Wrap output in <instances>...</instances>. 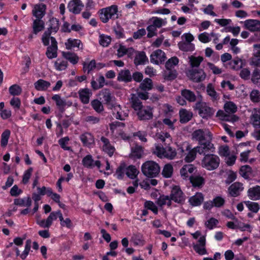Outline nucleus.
Wrapping results in <instances>:
<instances>
[{"label": "nucleus", "instance_id": "1", "mask_svg": "<svg viewBox=\"0 0 260 260\" xmlns=\"http://www.w3.org/2000/svg\"><path fill=\"white\" fill-rule=\"evenodd\" d=\"M99 16L103 23H107L110 19L115 20L119 18L118 6L113 5L103 8L99 11Z\"/></svg>", "mask_w": 260, "mask_h": 260}, {"label": "nucleus", "instance_id": "2", "mask_svg": "<svg viewBox=\"0 0 260 260\" xmlns=\"http://www.w3.org/2000/svg\"><path fill=\"white\" fill-rule=\"evenodd\" d=\"M219 164L220 158L218 156L211 153L204 155L201 161L202 167L208 171L216 170Z\"/></svg>", "mask_w": 260, "mask_h": 260}, {"label": "nucleus", "instance_id": "3", "mask_svg": "<svg viewBox=\"0 0 260 260\" xmlns=\"http://www.w3.org/2000/svg\"><path fill=\"white\" fill-rule=\"evenodd\" d=\"M160 169L158 164L152 160L146 161L141 167L143 174L148 178L156 177L160 172Z\"/></svg>", "mask_w": 260, "mask_h": 260}, {"label": "nucleus", "instance_id": "4", "mask_svg": "<svg viewBox=\"0 0 260 260\" xmlns=\"http://www.w3.org/2000/svg\"><path fill=\"white\" fill-rule=\"evenodd\" d=\"M194 110L198 111L199 115L203 119L211 117L215 113V110L202 101L197 102L193 106Z\"/></svg>", "mask_w": 260, "mask_h": 260}, {"label": "nucleus", "instance_id": "5", "mask_svg": "<svg viewBox=\"0 0 260 260\" xmlns=\"http://www.w3.org/2000/svg\"><path fill=\"white\" fill-rule=\"evenodd\" d=\"M49 27L48 30L44 32L42 38V43L45 46H48L49 44L51 33L57 32L59 28V22L57 18L52 17L49 20Z\"/></svg>", "mask_w": 260, "mask_h": 260}, {"label": "nucleus", "instance_id": "6", "mask_svg": "<svg viewBox=\"0 0 260 260\" xmlns=\"http://www.w3.org/2000/svg\"><path fill=\"white\" fill-rule=\"evenodd\" d=\"M154 153L159 158H167L170 159H174L177 154L175 149H173L170 146L164 148L160 144L155 146Z\"/></svg>", "mask_w": 260, "mask_h": 260}, {"label": "nucleus", "instance_id": "7", "mask_svg": "<svg viewBox=\"0 0 260 260\" xmlns=\"http://www.w3.org/2000/svg\"><path fill=\"white\" fill-rule=\"evenodd\" d=\"M192 137L193 140L198 142V144L213 139V135L210 131L202 129L194 131L192 134Z\"/></svg>", "mask_w": 260, "mask_h": 260}, {"label": "nucleus", "instance_id": "8", "mask_svg": "<svg viewBox=\"0 0 260 260\" xmlns=\"http://www.w3.org/2000/svg\"><path fill=\"white\" fill-rule=\"evenodd\" d=\"M62 213L60 210L53 211L50 213L46 219H42L37 221V224L42 228L49 229L53 221L56 220L58 218L60 220V216H61Z\"/></svg>", "mask_w": 260, "mask_h": 260}, {"label": "nucleus", "instance_id": "9", "mask_svg": "<svg viewBox=\"0 0 260 260\" xmlns=\"http://www.w3.org/2000/svg\"><path fill=\"white\" fill-rule=\"evenodd\" d=\"M187 77L192 81L199 83L205 80L206 74L203 70L200 69H191L186 73Z\"/></svg>", "mask_w": 260, "mask_h": 260}, {"label": "nucleus", "instance_id": "10", "mask_svg": "<svg viewBox=\"0 0 260 260\" xmlns=\"http://www.w3.org/2000/svg\"><path fill=\"white\" fill-rule=\"evenodd\" d=\"M170 198L171 201L182 205L185 201V196L179 186H174L171 190Z\"/></svg>", "mask_w": 260, "mask_h": 260}, {"label": "nucleus", "instance_id": "11", "mask_svg": "<svg viewBox=\"0 0 260 260\" xmlns=\"http://www.w3.org/2000/svg\"><path fill=\"white\" fill-rule=\"evenodd\" d=\"M52 100L55 102L56 106L61 113H63L66 108L71 107L73 103L72 101L67 100L64 98H62L59 94H54L52 96Z\"/></svg>", "mask_w": 260, "mask_h": 260}, {"label": "nucleus", "instance_id": "12", "mask_svg": "<svg viewBox=\"0 0 260 260\" xmlns=\"http://www.w3.org/2000/svg\"><path fill=\"white\" fill-rule=\"evenodd\" d=\"M212 141L207 140L199 143V145L196 147V149H197L199 154L205 155L208 153L214 152L215 148L214 144L212 143Z\"/></svg>", "mask_w": 260, "mask_h": 260}, {"label": "nucleus", "instance_id": "13", "mask_svg": "<svg viewBox=\"0 0 260 260\" xmlns=\"http://www.w3.org/2000/svg\"><path fill=\"white\" fill-rule=\"evenodd\" d=\"M100 95L102 96V99L104 104L106 105L109 109L116 103L115 102V98L112 94L110 89L104 88L100 92Z\"/></svg>", "mask_w": 260, "mask_h": 260}, {"label": "nucleus", "instance_id": "14", "mask_svg": "<svg viewBox=\"0 0 260 260\" xmlns=\"http://www.w3.org/2000/svg\"><path fill=\"white\" fill-rule=\"evenodd\" d=\"M137 115L140 120H148L153 118V109L150 106H143L137 112Z\"/></svg>", "mask_w": 260, "mask_h": 260}, {"label": "nucleus", "instance_id": "15", "mask_svg": "<svg viewBox=\"0 0 260 260\" xmlns=\"http://www.w3.org/2000/svg\"><path fill=\"white\" fill-rule=\"evenodd\" d=\"M50 41L51 44L47 48L46 55L49 59L57 57V42L56 39L53 37H51Z\"/></svg>", "mask_w": 260, "mask_h": 260}, {"label": "nucleus", "instance_id": "16", "mask_svg": "<svg viewBox=\"0 0 260 260\" xmlns=\"http://www.w3.org/2000/svg\"><path fill=\"white\" fill-rule=\"evenodd\" d=\"M244 185L240 182L232 183L228 188L229 195L232 197H237L240 196L244 190Z\"/></svg>", "mask_w": 260, "mask_h": 260}, {"label": "nucleus", "instance_id": "17", "mask_svg": "<svg viewBox=\"0 0 260 260\" xmlns=\"http://www.w3.org/2000/svg\"><path fill=\"white\" fill-rule=\"evenodd\" d=\"M167 59L165 52L160 49L153 51L150 55V62L153 64H158L163 63Z\"/></svg>", "mask_w": 260, "mask_h": 260}, {"label": "nucleus", "instance_id": "18", "mask_svg": "<svg viewBox=\"0 0 260 260\" xmlns=\"http://www.w3.org/2000/svg\"><path fill=\"white\" fill-rule=\"evenodd\" d=\"M46 5L44 4H36L32 10V14L36 19H42L46 14Z\"/></svg>", "mask_w": 260, "mask_h": 260}, {"label": "nucleus", "instance_id": "19", "mask_svg": "<svg viewBox=\"0 0 260 260\" xmlns=\"http://www.w3.org/2000/svg\"><path fill=\"white\" fill-rule=\"evenodd\" d=\"M196 170V168L192 164L184 165L180 170V174L181 178L185 180H188L192 173Z\"/></svg>", "mask_w": 260, "mask_h": 260}, {"label": "nucleus", "instance_id": "20", "mask_svg": "<svg viewBox=\"0 0 260 260\" xmlns=\"http://www.w3.org/2000/svg\"><path fill=\"white\" fill-rule=\"evenodd\" d=\"M84 7L81 0H72L68 5L69 11L74 14H79Z\"/></svg>", "mask_w": 260, "mask_h": 260}, {"label": "nucleus", "instance_id": "21", "mask_svg": "<svg viewBox=\"0 0 260 260\" xmlns=\"http://www.w3.org/2000/svg\"><path fill=\"white\" fill-rule=\"evenodd\" d=\"M109 109L112 110L113 116L117 119H119L120 120H124L125 118L127 117L128 115L127 112H125L122 110L120 105L117 104V103H116L115 105H113V107H111Z\"/></svg>", "mask_w": 260, "mask_h": 260}, {"label": "nucleus", "instance_id": "22", "mask_svg": "<svg viewBox=\"0 0 260 260\" xmlns=\"http://www.w3.org/2000/svg\"><path fill=\"white\" fill-rule=\"evenodd\" d=\"M82 165L87 168H93L94 166L97 167L99 169L100 168L101 164V161L99 160L94 161L92 156L90 154L85 156L82 160Z\"/></svg>", "mask_w": 260, "mask_h": 260}, {"label": "nucleus", "instance_id": "23", "mask_svg": "<svg viewBox=\"0 0 260 260\" xmlns=\"http://www.w3.org/2000/svg\"><path fill=\"white\" fill-rule=\"evenodd\" d=\"M80 139L84 146L90 148L94 144V136L90 133L82 134L80 136Z\"/></svg>", "mask_w": 260, "mask_h": 260}, {"label": "nucleus", "instance_id": "24", "mask_svg": "<svg viewBox=\"0 0 260 260\" xmlns=\"http://www.w3.org/2000/svg\"><path fill=\"white\" fill-rule=\"evenodd\" d=\"M101 141L103 144V147H102L103 150L105 153L108 154V155L110 157H111L112 156H113V155L115 151V149L114 147L110 144L109 140L108 138H107L104 136H102L101 138Z\"/></svg>", "mask_w": 260, "mask_h": 260}, {"label": "nucleus", "instance_id": "25", "mask_svg": "<svg viewBox=\"0 0 260 260\" xmlns=\"http://www.w3.org/2000/svg\"><path fill=\"white\" fill-rule=\"evenodd\" d=\"M79 99L84 104H87L89 102V99L92 95L91 90L87 88H81L78 91Z\"/></svg>", "mask_w": 260, "mask_h": 260}, {"label": "nucleus", "instance_id": "26", "mask_svg": "<svg viewBox=\"0 0 260 260\" xmlns=\"http://www.w3.org/2000/svg\"><path fill=\"white\" fill-rule=\"evenodd\" d=\"M245 27L251 31H260V21L254 19H248L245 21Z\"/></svg>", "mask_w": 260, "mask_h": 260}, {"label": "nucleus", "instance_id": "27", "mask_svg": "<svg viewBox=\"0 0 260 260\" xmlns=\"http://www.w3.org/2000/svg\"><path fill=\"white\" fill-rule=\"evenodd\" d=\"M204 199V197L202 193L197 192L194 196L189 198L188 202L192 206H199L202 204Z\"/></svg>", "mask_w": 260, "mask_h": 260}, {"label": "nucleus", "instance_id": "28", "mask_svg": "<svg viewBox=\"0 0 260 260\" xmlns=\"http://www.w3.org/2000/svg\"><path fill=\"white\" fill-rule=\"evenodd\" d=\"M193 187L200 188L205 184V179L200 175H191L188 179Z\"/></svg>", "mask_w": 260, "mask_h": 260}, {"label": "nucleus", "instance_id": "29", "mask_svg": "<svg viewBox=\"0 0 260 260\" xmlns=\"http://www.w3.org/2000/svg\"><path fill=\"white\" fill-rule=\"evenodd\" d=\"M247 196L251 200H260V186L256 185L249 188L247 191Z\"/></svg>", "mask_w": 260, "mask_h": 260}, {"label": "nucleus", "instance_id": "30", "mask_svg": "<svg viewBox=\"0 0 260 260\" xmlns=\"http://www.w3.org/2000/svg\"><path fill=\"white\" fill-rule=\"evenodd\" d=\"M186 150L188 151V153L185 156L184 160L187 162H192L195 159L197 153H198L197 149H196V147L192 149L190 145L187 144L186 146Z\"/></svg>", "mask_w": 260, "mask_h": 260}, {"label": "nucleus", "instance_id": "31", "mask_svg": "<svg viewBox=\"0 0 260 260\" xmlns=\"http://www.w3.org/2000/svg\"><path fill=\"white\" fill-rule=\"evenodd\" d=\"M32 28L33 34L37 35L44 29L45 22L42 19H36L33 21Z\"/></svg>", "mask_w": 260, "mask_h": 260}, {"label": "nucleus", "instance_id": "32", "mask_svg": "<svg viewBox=\"0 0 260 260\" xmlns=\"http://www.w3.org/2000/svg\"><path fill=\"white\" fill-rule=\"evenodd\" d=\"M148 62V59L144 51L138 52L134 59V63L136 66L145 64Z\"/></svg>", "mask_w": 260, "mask_h": 260}, {"label": "nucleus", "instance_id": "33", "mask_svg": "<svg viewBox=\"0 0 260 260\" xmlns=\"http://www.w3.org/2000/svg\"><path fill=\"white\" fill-rule=\"evenodd\" d=\"M117 80L125 83L132 81V77L130 71L128 70H121L117 76Z\"/></svg>", "mask_w": 260, "mask_h": 260}, {"label": "nucleus", "instance_id": "34", "mask_svg": "<svg viewBox=\"0 0 260 260\" xmlns=\"http://www.w3.org/2000/svg\"><path fill=\"white\" fill-rule=\"evenodd\" d=\"M51 84L49 81L40 79L34 83L35 89L38 91H46L50 86Z\"/></svg>", "mask_w": 260, "mask_h": 260}, {"label": "nucleus", "instance_id": "35", "mask_svg": "<svg viewBox=\"0 0 260 260\" xmlns=\"http://www.w3.org/2000/svg\"><path fill=\"white\" fill-rule=\"evenodd\" d=\"M144 153L143 148L141 146L135 145L131 148V157L133 159H140Z\"/></svg>", "mask_w": 260, "mask_h": 260}, {"label": "nucleus", "instance_id": "36", "mask_svg": "<svg viewBox=\"0 0 260 260\" xmlns=\"http://www.w3.org/2000/svg\"><path fill=\"white\" fill-rule=\"evenodd\" d=\"M181 95L190 103L194 102L197 100V96L194 93L190 90L184 89L181 91Z\"/></svg>", "mask_w": 260, "mask_h": 260}, {"label": "nucleus", "instance_id": "37", "mask_svg": "<svg viewBox=\"0 0 260 260\" xmlns=\"http://www.w3.org/2000/svg\"><path fill=\"white\" fill-rule=\"evenodd\" d=\"M179 116L180 122L181 123H185L191 119L192 114L186 109H182L179 111Z\"/></svg>", "mask_w": 260, "mask_h": 260}, {"label": "nucleus", "instance_id": "38", "mask_svg": "<svg viewBox=\"0 0 260 260\" xmlns=\"http://www.w3.org/2000/svg\"><path fill=\"white\" fill-rule=\"evenodd\" d=\"M62 56L73 64H76L79 61V57L75 53L70 52H62Z\"/></svg>", "mask_w": 260, "mask_h": 260}, {"label": "nucleus", "instance_id": "39", "mask_svg": "<svg viewBox=\"0 0 260 260\" xmlns=\"http://www.w3.org/2000/svg\"><path fill=\"white\" fill-rule=\"evenodd\" d=\"M140 88L143 91H149L153 88L152 80L149 78L144 79L140 84Z\"/></svg>", "mask_w": 260, "mask_h": 260}, {"label": "nucleus", "instance_id": "40", "mask_svg": "<svg viewBox=\"0 0 260 260\" xmlns=\"http://www.w3.org/2000/svg\"><path fill=\"white\" fill-rule=\"evenodd\" d=\"M156 204L160 207L167 205L168 207H170L172 205L170 196H165L164 194L160 195L158 198Z\"/></svg>", "mask_w": 260, "mask_h": 260}, {"label": "nucleus", "instance_id": "41", "mask_svg": "<svg viewBox=\"0 0 260 260\" xmlns=\"http://www.w3.org/2000/svg\"><path fill=\"white\" fill-rule=\"evenodd\" d=\"M14 204L19 206H26L29 207L31 205V200L30 197L24 198L23 199H15Z\"/></svg>", "mask_w": 260, "mask_h": 260}, {"label": "nucleus", "instance_id": "42", "mask_svg": "<svg viewBox=\"0 0 260 260\" xmlns=\"http://www.w3.org/2000/svg\"><path fill=\"white\" fill-rule=\"evenodd\" d=\"M252 172V169L249 165L241 167L239 170L240 175L245 179H248Z\"/></svg>", "mask_w": 260, "mask_h": 260}, {"label": "nucleus", "instance_id": "43", "mask_svg": "<svg viewBox=\"0 0 260 260\" xmlns=\"http://www.w3.org/2000/svg\"><path fill=\"white\" fill-rule=\"evenodd\" d=\"M139 172L136 167L133 165H130L126 168V175L128 177L132 179L137 177Z\"/></svg>", "mask_w": 260, "mask_h": 260}, {"label": "nucleus", "instance_id": "44", "mask_svg": "<svg viewBox=\"0 0 260 260\" xmlns=\"http://www.w3.org/2000/svg\"><path fill=\"white\" fill-rule=\"evenodd\" d=\"M225 112L229 114H234L237 111L236 105L233 102H226L224 105Z\"/></svg>", "mask_w": 260, "mask_h": 260}, {"label": "nucleus", "instance_id": "45", "mask_svg": "<svg viewBox=\"0 0 260 260\" xmlns=\"http://www.w3.org/2000/svg\"><path fill=\"white\" fill-rule=\"evenodd\" d=\"M131 104L132 107L136 112H138L144 106L141 100L135 95H134L131 98Z\"/></svg>", "mask_w": 260, "mask_h": 260}, {"label": "nucleus", "instance_id": "46", "mask_svg": "<svg viewBox=\"0 0 260 260\" xmlns=\"http://www.w3.org/2000/svg\"><path fill=\"white\" fill-rule=\"evenodd\" d=\"M68 66L67 60L58 58L54 62V67L57 71H61L65 70Z\"/></svg>", "mask_w": 260, "mask_h": 260}, {"label": "nucleus", "instance_id": "47", "mask_svg": "<svg viewBox=\"0 0 260 260\" xmlns=\"http://www.w3.org/2000/svg\"><path fill=\"white\" fill-rule=\"evenodd\" d=\"M91 106L98 113H101L104 110L102 103L98 99H94L91 101Z\"/></svg>", "mask_w": 260, "mask_h": 260}, {"label": "nucleus", "instance_id": "48", "mask_svg": "<svg viewBox=\"0 0 260 260\" xmlns=\"http://www.w3.org/2000/svg\"><path fill=\"white\" fill-rule=\"evenodd\" d=\"M82 45L81 41L78 39H69L68 42L66 43V48L68 50L71 49L72 48H80V45Z\"/></svg>", "mask_w": 260, "mask_h": 260}, {"label": "nucleus", "instance_id": "49", "mask_svg": "<svg viewBox=\"0 0 260 260\" xmlns=\"http://www.w3.org/2000/svg\"><path fill=\"white\" fill-rule=\"evenodd\" d=\"M252 82L257 85L260 86V70L255 69L252 72L251 77Z\"/></svg>", "mask_w": 260, "mask_h": 260}, {"label": "nucleus", "instance_id": "50", "mask_svg": "<svg viewBox=\"0 0 260 260\" xmlns=\"http://www.w3.org/2000/svg\"><path fill=\"white\" fill-rule=\"evenodd\" d=\"M173 172V166L171 164H168L164 166L161 174L164 177L169 178L172 176Z\"/></svg>", "mask_w": 260, "mask_h": 260}, {"label": "nucleus", "instance_id": "51", "mask_svg": "<svg viewBox=\"0 0 260 260\" xmlns=\"http://www.w3.org/2000/svg\"><path fill=\"white\" fill-rule=\"evenodd\" d=\"M126 172V165L124 162L121 163L116 169L115 175L118 179H122Z\"/></svg>", "mask_w": 260, "mask_h": 260}, {"label": "nucleus", "instance_id": "52", "mask_svg": "<svg viewBox=\"0 0 260 260\" xmlns=\"http://www.w3.org/2000/svg\"><path fill=\"white\" fill-rule=\"evenodd\" d=\"M11 134V132L9 129L5 130L1 135V145L2 147H6L8 143Z\"/></svg>", "mask_w": 260, "mask_h": 260}, {"label": "nucleus", "instance_id": "53", "mask_svg": "<svg viewBox=\"0 0 260 260\" xmlns=\"http://www.w3.org/2000/svg\"><path fill=\"white\" fill-rule=\"evenodd\" d=\"M22 91L21 87L17 84H13L9 88L10 94L14 96L20 95Z\"/></svg>", "mask_w": 260, "mask_h": 260}, {"label": "nucleus", "instance_id": "54", "mask_svg": "<svg viewBox=\"0 0 260 260\" xmlns=\"http://www.w3.org/2000/svg\"><path fill=\"white\" fill-rule=\"evenodd\" d=\"M180 50L183 51H192L194 50V45L192 43L183 42L178 44Z\"/></svg>", "mask_w": 260, "mask_h": 260}, {"label": "nucleus", "instance_id": "55", "mask_svg": "<svg viewBox=\"0 0 260 260\" xmlns=\"http://www.w3.org/2000/svg\"><path fill=\"white\" fill-rule=\"evenodd\" d=\"M83 70L84 72H87L88 74H89L93 69L95 68V60L94 59H92L88 63L84 62L83 63Z\"/></svg>", "mask_w": 260, "mask_h": 260}, {"label": "nucleus", "instance_id": "56", "mask_svg": "<svg viewBox=\"0 0 260 260\" xmlns=\"http://www.w3.org/2000/svg\"><path fill=\"white\" fill-rule=\"evenodd\" d=\"M179 62V59L177 57H172L166 62L165 67L167 70H172Z\"/></svg>", "mask_w": 260, "mask_h": 260}, {"label": "nucleus", "instance_id": "57", "mask_svg": "<svg viewBox=\"0 0 260 260\" xmlns=\"http://www.w3.org/2000/svg\"><path fill=\"white\" fill-rule=\"evenodd\" d=\"M212 201L214 207L216 208L222 207L225 202L224 199L220 196L215 197Z\"/></svg>", "mask_w": 260, "mask_h": 260}, {"label": "nucleus", "instance_id": "58", "mask_svg": "<svg viewBox=\"0 0 260 260\" xmlns=\"http://www.w3.org/2000/svg\"><path fill=\"white\" fill-rule=\"evenodd\" d=\"M203 58L202 56L195 57L191 56L189 57V62L191 67H198L201 62L203 61Z\"/></svg>", "mask_w": 260, "mask_h": 260}, {"label": "nucleus", "instance_id": "59", "mask_svg": "<svg viewBox=\"0 0 260 260\" xmlns=\"http://www.w3.org/2000/svg\"><path fill=\"white\" fill-rule=\"evenodd\" d=\"M245 203L248 209L254 213H257L259 210V205L257 203L246 201Z\"/></svg>", "mask_w": 260, "mask_h": 260}, {"label": "nucleus", "instance_id": "60", "mask_svg": "<svg viewBox=\"0 0 260 260\" xmlns=\"http://www.w3.org/2000/svg\"><path fill=\"white\" fill-rule=\"evenodd\" d=\"M111 42L110 36L101 35L100 36L99 43L103 47H108Z\"/></svg>", "mask_w": 260, "mask_h": 260}, {"label": "nucleus", "instance_id": "61", "mask_svg": "<svg viewBox=\"0 0 260 260\" xmlns=\"http://www.w3.org/2000/svg\"><path fill=\"white\" fill-rule=\"evenodd\" d=\"M250 99L253 103L260 102V92L257 89L252 90L250 93Z\"/></svg>", "mask_w": 260, "mask_h": 260}, {"label": "nucleus", "instance_id": "62", "mask_svg": "<svg viewBox=\"0 0 260 260\" xmlns=\"http://www.w3.org/2000/svg\"><path fill=\"white\" fill-rule=\"evenodd\" d=\"M60 224L62 227H67L68 229H72L73 227V225L71 220L69 218H67L65 219H63L62 214L60 216Z\"/></svg>", "mask_w": 260, "mask_h": 260}, {"label": "nucleus", "instance_id": "63", "mask_svg": "<svg viewBox=\"0 0 260 260\" xmlns=\"http://www.w3.org/2000/svg\"><path fill=\"white\" fill-rule=\"evenodd\" d=\"M250 119L255 128H260V114L255 113L251 116Z\"/></svg>", "mask_w": 260, "mask_h": 260}, {"label": "nucleus", "instance_id": "64", "mask_svg": "<svg viewBox=\"0 0 260 260\" xmlns=\"http://www.w3.org/2000/svg\"><path fill=\"white\" fill-rule=\"evenodd\" d=\"M144 206L146 209L152 211L155 214H157L158 208L153 202L150 201H146L144 203Z\"/></svg>", "mask_w": 260, "mask_h": 260}]
</instances>
